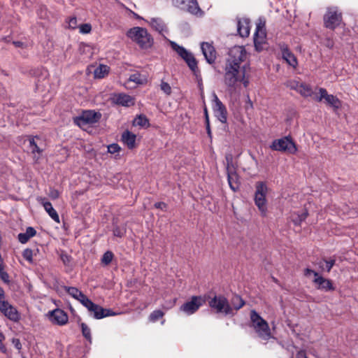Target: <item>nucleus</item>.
Returning <instances> with one entry per match:
<instances>
[{"instance_id": "f257e3e1", "label": "nucleus", "mask_w": 358, "mask_h": 358, "mask_svg": "<svg viewBox=\"0 0 358 358\" xmlns=\"http://www.w3.org/2000/svg\"><path fill=\"white\" fill-rule=\"evenodd\" d=\"M249 66L248 64L242 66V69L233 66L229 64L224 65V83L229 89L235 90L238 86V80H243L245 69Z\"/></svg>"}, {"instance_id": "f03ea898", "label": "nucleus", "mask_w": 358, "mask_h": 358, "mask_svg": "<svg viewBox=\"0 0 358 358\" xmlns=\"http://www.w3.org/2000/svg\"><path fill=\"white\" fill-rule=\"evenodd\" d=\"M127 36L135 41L141 48L148 49L153 43V39L145 28L135 27L128 30Z\"/></svg>"}, {"instance_id": "7ed1b4c3", "label": "nucleus", "mask_w": 358, "mask_h": 358, "mask_svg": "<svg viewBox=\"0 0 358 358\" xmlns=\"http://www.w3.org/2000/svg\"><path fill=\"white\" fill-rule=\"evenodd\" d=\"M171 47L186 62L194 76L201 81V71L198 67V61L194 55L175 42H171Z\"/></svg>"}, {"instance_id": "20e7f679", "label": "nucleus", "mask_w": 358, "mask_h": 358, "mask_svg": "<svg viewBox=\"0 0 358 358\" xmlns=\"http://www.w3.org/2000/svg\"><path fill=\"white\" fill-rule=\"evenodd\" d=\"M250 320L255 331L262 339L267 341L271 337L270 328L267 322L255 310H252L250 312Z\"/></svg>"}, {"instance_id": "39448f33", "label": "nucleus", "mask_w": 358, "mask_h": 358, "mask_svg": "<svg viewBox=\"0 0 358 358\" xmlns=\"http://www.w3.org/2000/svg\"><path fill=\"white\" fill-rule=\"evenodd\" d=\"M101 113L94 110H83L79 116L73 117V123L80 128L85 129V126L87 124H94L100 121Z\"/></svg>"}, {"instance_id": "423d86ee", "label": "nucleus", "mask_w": 358, "mask_h": 358, "mask_svg": "<svg viewBox=\"0 0 358 358\" xmlns=\"http://www.w3.org/2000/svg\"><path fill=\"white\" fill-rule=\"evenodd\" d=\"M254 45L257 52H262L265 49L266 45V20L264 17H259L255 32L254 34Z\"/></svg>"}, {"instance_id": "0eeeda50", "label": "nucleus", "mask_w": 358, "mask_h": 358, "mask_svg": "<svg viewBox=\"0 0 358 358\" xmlns=\"http://www.w3.org/2000/svg\"><path fill=\"white\" fill-rule=\"evenodd\" d=\"M208 305L217 313H224L225 315H232L233 308L227 299L223 295H215L208 300Z\"/></svg>"}, {"instance_id": "6e6552de", "label": "nucleus", "mask_w": 358, "mask_h": 358, "mask_svg": "<svg viewBox=\"0 0 358 358\" xmlns=\"http://www.w3.org/2000/svg\"><path fill=\"white\" fill-rule=\"evenodd\" d=\"M324 27L330 30H335L343 22L342 13L337 8H328L323 16Z\"/></svg>"}, {"instance_id": "1a4fd4ad", "label": "nucleus", "mask_w": 358, "mask_h": 358, "mask_svg": "<svg viewBox=\"0 0 358 358\" xmlns=\"http://www.w3.org/2000/svg\"><path fill=\"white\" fill-rule=\"evenodd\" d=\"M270 148L273 150L287 152L290 154H294L297 151L296 145L290 136L274 140Z\"/></svg>"}, {"instance_id": "9d476101", "label": "nucleus", "mask_w": 358, "mask_h": 358, "mask_svg": "<svg viewBox=\"0 0 358 358\" xmlns=\"http://www.w3.org/2000/svg\"><path fill=\"white\" fill-rule=\"evenodd\" d=\"M247 57L246 50L243 46H234L229 52V57L226 59L225 64H229L234 67L242 69L241 63Z\"/></svg>"}, {"instance_id": "9b49d317", "label": "nucleus", "mask_w": 358, "mask_h": 358, "mask_svg": "<svg viewBox=\"0 0 358 358\" xmlns=\"http://www.w3.org/2000/svg\"><path fill=\"white\" fill-rule=\"evenodd\" d=\"M213 110L214 115L222 123H227V110L225 105L220 100L217 94H213Z\"/></svg>"}, {"instance_id": "f8f14e48", "label": "nucleus", "mask_w": 358, "mask_h": 358, "mask_svg": "<svg viewBox=\"0 0 358 358\" xmlns=\"http://www.w3.org/2000/svg\"><path fill=\"white\" fill-rule=\"evenodd\" d=\"M203 303L204 300L201 296H193L189 301L180 306V310L190 315L196 312Z\"/></svg>"}, {"instance_id": "ddd939ff", "label": "nucleus", "mask_w": 358, "mask_h": 358, "mask_svg": "<svg viewBox=\"0 0 358 358\" xmlns=\"http://www.w3.org/2000/svg\"><path fill=\"white\" fill-rule=\"evenodd\" d=\"M320 96L317 100L321 101L322 99L325 100L326 104L331 107L334 110H337L342 107V101L335 95L329 94L324 88H320Z\"/></svg>"}, {"instance_id": "4468645a", "label": "nucleus", "mask_w": 358, "mask_h": 358, "mask_svg": "<svg viewBox=\"0 0 358 358\" xmlns=\"http://www.w3.org/2000/svg\"><path fill=\"white\" fill-rule=\"evenodd\" d=\"M49 320L55 324L59 326L64 325L68 322V315L63 310L56 308L48 312Z\"/></svg>"}, {"instance_id": "2eb2a0df", "label": "nucleus", "mask_w": 358, "mask_h": 358, "mask_svg": "<svg viewBox=\"0 0 358 358\" xmlns=\"http://www.w3.org/2000/svg\"><path fill=\"white\" fill-rule=\"evenodd\" d=\"M93 307H90L88 310L91 315H93L94 318L100 320L108 316H113L117 315L116 313L113 312L110 309L103 308L101 306L93 303Z\"/></svg>"}, {"instance_id": "dca6fc26", "label": "nucleus", "mask_w": 358, "mask_h": 358, "mask_svg": "<svg viewBox=\"0 0 358 358\" xmlns=\"http://www.w3.org/2000/svg\"><path fill=\"white\" fill-rule=\"evenodd\" d=\"M201 49L206 62L212 64L216 59V50L215 48L208 42H202Z\"/></svg>"}, {"instance_id": "f3484780", "label": "nucleus", "mask_w": 358, "mask_h": 358, "mask_svg": "<svg viewBox=\"0 0 358 358\" xmlns=\"http://www.w3.org/2000/svg\"><path fill=\"white\" fill-rule=\"evenodd\" d=\"M0 311L5 317L13 322H17L20 319V315L17 310L7 301V304L0 306Z\"/></svg>"}, {"instance_id": "a211bd4d", "label": "nucleus", "mask_w": 358, "mask_h": 358, "mask_svg": "<svg viewBox=\"0 0 358 358\" xmlns=\"http://www.w3.org/2000/svg\"><path fill=\"white\" fill-rule=\"evenodd\" d=\"M255 201H266V196L268 188L266 182L258 181L255 184Z\"/></svg>"}, {"instance_id": "6ab92c4d", "label": "nucleus", "mask_w": 358, "mask_h": 358, "mask_svg": "<svg viewBox=\"0 0 358 358\" xmlns=\"http://www.w3.org/2000/svg\"><path fill=\"white\" fill-rule=\"evenodd\" d=\"M313 282L317 285L318 289H322L325 292L334 291L335 289L331 280L324 278L321 275L315 278Z\"/></svg>"}, {"instance_id": "aec40b11", "label": "nucleus", "mask_w": 358, "mask_h": 358, "mask_svg": "<svg viewBox=\"0 0 358 358\" xmlns=\"http://www.w3.org/2000/svg\"><path fill=\"white\" fill-rule=\"evenodd\" d=\"M121 140L129 150H133L136 147V136L129 130H126L122 133Z\"/></svg>"}, {"instance_id": "412c9836", "label": "nucleus", "mask_w": 358, "mask_h": 358, "mask_svg": "<svg viewBox=\"0 0 358 358\" xmlns=\"http://www.w3.org/2000/svg\"><path fill=\"white\" fill-rule=\"evenodd\" d=\"M114 103L119 106L129 107L134 105V99L130 95L120 93L115 95Z\"/></svg>"}, {"instance_id": "4be33fe9", "label": "nucleus", "mask_w": 358, "mask_h": 358, "mask_svg": "<svg viewBox=\"0 0 358 358\" xmlns=\"http://www.w3.org/2000/svg\"><path fill=\"white\" fill-rule=\"evenodd\" d=\"M250 20L244 18L243 20H238L237 22V31L240 36L245 38L248 37L250 34Z\"/></svg>"}, {"instance_id": "5701e85b", "label": "nucleus", "mask_w": 358, "mask_h": 358, "mask_svg": "<svg viewBox=\"0 0 358 358\" xmlns=\"http://www.w3.org/2000/svg\"><path fill=\"white\" fill-rule=\"evenodd\" d=\"M36 234V229L32 227H28L26 229L24 233H20L17 236V238L20 243L24 244L29 241V240L34 237Z\"/></svg>"}, {"instance_id": "b1692460", "label": "nucleus", "mask_w": 358, "mask_h": 358, "mask_svg": "<svg viewBox=\"0 0 358 358\" xmlns=\"http://www.w3.org/2000/svg\"><path fill=\"white\" fill-rule=\"evenodd\" d=\"M185 10L189 12L192 15H202L203 14V11L200 8L199 3L196 0H189L187 3V8Z\"/></svg>"}, {"instance_id": "393cba45", "label": "nucleus", "mask_w": 358, "mask_h": 358, "mask_svg": "<svg viewBox=\"0 0 358 358\" xmlns=\"http://www.w3.org/2000/svg\"><path fill=\"white\" fill-rule=\"evenodd\" d=\"M308 215L307 209H304L302 213H293L291 217L292 221L296 226L301 225V222L304 221Z\"/></svg>"}, {"instance_id": "a878e982", "label": "nucleus", "mask_w": 358, "mask_h": 358, "mask_svg": "<svg viewBox=\"0 0 358 358\" xmlns=\"http://www.w3.org/2000/svg\"><path fill=\"white\" fill-rule=\"evenodd\" d=\"M227 180L231 189H233L234 191L238 189V176L237 174V172H231V171H229V173H227Z\"/></svg>"}, {"instance_id": "bb28decb", "label": "nucleus", "mask_w": 358, "mask_h": 358, "mask_svg": "<svg viewBox=\"0 0 358 358\" xmlns=\"http://www.w3.org/2000/svg\"><path fill=\"white\" fill-rule=\"evenodd\" d=\"M42 204L49 216L57 223H60L59 215L56 210L52 207V203H42Z\"/></svg>"}, {"instance_id": "cd10ccee", "label": "nucleus", "mask_w": 358, "mask_h": 358, "mask_svg": "<svg viewBox=\"0 0 358 358\" xmlns=\"http://www.w3.org/2000/svg\"><path fill=\"white\" fill-rule=\"evenodd\" d=\"M110 67L105 64H100L97 66L94 71L95 78H103L109 73Z\"/></svg>"}, {"instance_id": "c85d7f7f", "label": "nucleus", "mask_w": 358, "mask_h": 358, "mask_svg": "<svg viewBox=\"0 0 358 358\" xmlns=\"http://www.w3.org/2000/svg\"><path fill=\"white\" fill-rule=\"evenodd\" d=\"M282 57L283 59L287 61V62L292 66L295 67L298 62L296 57L287 48L284 49L282 51Z\"/></svg>"}, {"instance_id": "c756f323", "label": "nucleus", "mask_w": 358, "mask_h": 358, "mask_svg": "<svg viewBox=\"0 0 358 358\" xmlns=\"http://www.w3.org/2000/svg\"><path fill=\"white\" fill-rule=\"evenodd\" d=\"M226 160V172L229 173V171L231 172H236L237 165L234 162V157L232 154L227 153L225 155Z\"/></svg>"}, {"instance_id": "7c9ffc66", "label": "nucleus", "mask_w": 358, "mask_h": 358, "mask_svg": "<svg viewBox=\"0 0 358 358\" xmlns=\"http://www.w3.org/2000/svg\"><path fill=\"white\" fill-rule=\"evenodd\" d=\"M134 124L136 125L142 127H150V122L148 118L143 114H141L137 115L134 120Z\"/></svg>"}, {"instance_id": "2f4dec72", "label": "nucleus", "mask_w": 358, "mask_h": 358, "mask_svg": "<svg viewBox=\"0 0 358 358\" xmlns=\"http://www.w3.org/2000/svg\"><path fill=\"white\" fill-rule=\"evenodd\" d=\"M127 229L124 225H115L113 229L114 236L122 238L126 234Z\"/></svg>"}, {"instance_id": "473e14b6", "label": "nucleus", "mask_w": 358, "mask_h": 358, "mask_svg": "<svg viewBox=\"0 0 358 358\" xmlns=\"http://www.w3.org/2000/svg\"><path fill=\"white\" fill-rule=\"evenodd\" d=\"M152 26L158 31L162 32L166 28L164 22L159 18H152L151 20Z\"/></svg>"}, {"instance_id": "72a5a7b5", "label": "nucleus", "mask_w": 358, "mask_h": 358, "mask_svg": "<svg viewBox=\"0 0 358 358\" xmlns=\"http://www.w3.org/2000/svg\"><path fill=\"white\" fill-rule=\"evenodd\" d=\"M35 138H38L37 136L29 137V147L31 149L32 153L37 152L38 154H41L42 153L43 150L38 146L37 143L35 141Z\"/></svg>"}, {"instance_id": "f704fd0d", "label": "nucleus", "mask_w": 358, "mask_h": 358, "mask_svg": "<svg viewBox=\"0 0 358 358\" xmlns=\"http://www.w3.org/2000/svg\"><path fill=\"white\" fill-rule=\"evenodd\" d=\"M64 289L69 295L76 300L83 294L78 288L74 287H64Z\"/></svg>"}, {"instance_id": "c9c22d12", "label": "nucleus", "mask_w": 358, "mask_h": 358, "mask_svg": "<svg viewBox=\"0 0 358 358\" xmlns=\"http://www.w3.org/2000/svg\"><path fill=\"white\" fill-rule=\"evenodd\" d=\"M231 304L234 308L238 310L245 305V301L241 296L236 295L232 298Z\"/></svg>"}, {"instance_id": "e433bc0d", "label": "nucleus", "mask_w": 358, "mask_h": 358, "mask_svg": "<svg viewBox=\"0 0 358 358\" xmlns=\"http://www.w3.org/2000/svg\"><path fill=\"white\" fill-rule=\"evenodd\" d=\"M114 257V255L111 251H106L101 257V263L106 266L110 264Z\"/></svg>"}, {"instance_id": "4c0bfd02", "label": "nucleus", "mask_w": 358, "mask_h": 358, "mask_svg": "<svg viewBox=\"0 0 358 358\" xmlns=\"http://www.w3.org/2000/svg\"><path fill=\"white\" fill-rule=\"evenodd\" d=\"M87 310L91 307H93L92 302L87 296H85L84 294H81V296H80L78 299Z\"/></svg>"}, {"instance_id": "58836bf2", "label": "nucleus", "mask_w": 358, "mask_h": 358, "mask_svg": "<svg viewBox=\"0 0 358 358\" xmlns=\"http://www.w3.org/2000/svg\"><path fill=\"white\" fill-rule=\"evenodd\" d=\"M83 336L90 342L92 341L91 330L85 323L80 324Z\"/></svg>"}, {"instance_id": "ea45409f", "label": "nucleus", "mask_w": 358, "mask_h": 358, "mask_svg": "<svg viewBox=\"0 0 358 358\" xmlns=\"http://www.w3.org/2000/svg\"><path fill=\"white\" fill-rule=\"evenodd\" d=\"M164 313L162 310H155L150 313L149 319L151 322H155L159 320L160 318H162L164 316Z\"/></svg>"}, {"instance_id": "a19ab883", "label": "nucleus", "mask_w": 358, "mask_h": 358, "mask_svg": "<svg viewBox=\"0 0 358 358\" xmlns=\"http://www.w3.org/2000/svg\"><path fill=\"white\" fill-rule=\"evenodd\" d=\"M47 194L50 199H51L52 200H55L59 198V192L57 189H56L52 187H50L48 188V189L47 190Z\"/></svg>"}, {"instance_id": "79ce46f5", "label": "nucleus", "mask_w": 358, "mask_h": 358, "mask_svg": "<svg viewBox=\"0 0 358 358\" xmlns=\"http://www.w3.org/2000/svg\"><path fill=\"white\" fill-rule=\"evenodd\" d=\"M129 80L134 82L138 85H142L143 83V80L141 78V75L139 73H136L130 75Z\"/></svg>"}, {"instance_id": "37998d69", "label": "nucleus", "mask_w": 358, "mask_h": 358, "mask_svg": "<svg viewBox=\"0 0 358 358\" xmlns=\"http://www.w3.org/2000/svg\"><path fill=\"white\" fill-rule=\"evenodd\" d=\"M22 257L24 259H26L28 262H33V251L31 249L27 248L24 250L22 252Z\"/></svg>"}, {"instance_id": "c03bdc74", "label": "nucleus", "mask_w": 358, "mask_h": 358, "mask_svg": "<svg viewBox=\"0 0 358 358\" xmlns=\"http://www.w3.org/2000/svg\"><path fill=\"white\" fill-rule=\"evenodd\" d=\"M172 1L175 6L182 10H185L189 0H172Z\"/></svg>"}, {"instance_id": "a18cd8bd", "label": "nucleus", "mask_w": 358, "mask_h": 358, "mask_svg": "<svg viewBox=\"0 0 358 358\" xmlns=\"http://www.w3.org/2000/svg\"><path fill=\"white\" fill-rule=\"evenodd\" d=\"M160 89L166 94L170 95L171 94V87L170 85L164 82V80H162L160 84Z\"/></svg>"}, {"instance_id": "49530a36", "label": "nucleus", "mask_w": 358, "mask_h": 358, "mask_svg": "<svg viewBox=\"0 0 358 358\" xmlns=\"http://www.w3.org/2000/svg\"><path fill=\"white\" fill-rule=\"evenodd\" d=\"M80 32L83 34H89L92 31V25L89 23L82 24L79 27Z\"/></svg>"}, {"instance_id": "de8ad7c7", "label": "nucleus", "mask_w": 358, "mask_h": 358, "mask_svg": "<svg viewBox=\"0 0 358 358\" xmlns=\"http://www.w3.org/2000/svg\"><path fill=\"white\" fill-rule=\"evenodd\" d=\"M323 262H324V264H325V271H327V272H329L331 271V269L332 268V267L334 266L335 263H336V259H331L329 260H327L326 259H323Z\"/></svg>"}, {"instance_id": "09e8293b", "label": "nucleus", "mask_w": 358, "mask_h": 358, "mask_svg": "<svg viewBox=\"0 0 358 358\" xmlns=\"http://www.w3.org/2000/svg\"><path fill=\"white\" fill-rule=\"evenodd\" d=\"M121 148L117 143H113L108 146V152L114 154L119 152Z\"/></svg>"}, {"instance_id": "8fccbe9b", "label": "nucleus", "mask_w": 358, "mask_h": 358, "mask_svg": "<svg viewBox=\"0 0 358 358\" xmlns=\"http://www.w3.org/2000/svg\"><path fill=\"white\" fill-rule=\"evenodd\" d=\"M255 204L258 207V209L261 212L262 215L263 216L266 215L267 210V203H255Z\"/></svg>"}, {"instance_id": "3c124183", "label": "nucleus", "mask_w": 358, "mask_h": 358, "mask_svg": "<svg viewBox=\"0 0 358 358\" xmlns=\"http://www.w3.org/2000/svg\"><path fill=\"white\" fill-rule=\"evenodd\" d=\"M0 278L5 283L8 284L10 282L8 273L4 271L2 268H0Z\"/></svg>"}, {"instance_id": "603ef678", "label": "nucleus", "mask_w": 358, "mask_h": 358, "mask_svg": "<svg viewBox=\"0 0 358 358\" xmlns=\"http://www.w3.org/2000/svg\"><path fill=\"white\" fill-rule=\"evenodd\" d=\"M5 299V292L3 289L0 286V306H4L7 304V301Z\"/></svg>"}, {"instance_id": "864d4df0", "label": "nucleus", "mask_w": 358, "mask_h": 358, "mask_svg": "<svg viewBox=\"0 0 358 358\" xmlns=\"http://www.w3.org/2000/svg\"><path fill=\"white\" fill-rule=\"evenodd\" d=\"M246 71L247 69H245L243 79H240V80H238V83H243L245 87H247L250 83L248 78L246 77Z\"/></svg>"}, {"instance_id": "5fc2aeb1", "label": "nucleus", "mask_w": 358, "mask_h": 358, "mask_svg": "<svg viewBox=\"0 0 358 358\" xmlns=\"http://www.w3.org/2000/svg\"><path fill=\"white\" fill-rule=\"evenodd\" d=\"M69 27L71 29H76L77 27V18L72 17L69 19Z\"/></svg>"}, {"instance_id": "6e6d98bb", "label": "nucleus", "mask_w": 358, "mask_h": 358, "mask_svg": "<svg viewBox=\"0 0 358 358\" xmlns=\"http://www.w3.org/2000/svg\"><path fill=\"white\" fill-rule=\"evenodd\" d=\"M310 274H313V275H314V276H315V278H317V276H319V275H319V273H318L317 272H316V271H313V270H312V269H310V268H306V269L304 270V275H305L306 276H308V275H310Z\"/></svg>"}, {"instance_id": "4d7b16f0", "label": "nucleus", "mask_w": 358, "mask_h": 358, "mask_svg": "<svg viewBox=\"0 0 358 358\" xmlns=\"http://www.w3.org/2000/svg\"><path fill=\"white\" fill-rule=\"evenodd\" d=\"M324 45L326 47H327L329 49H332L334 45V43L332 39L327 38L325 39Z\"/></svg>"}, {"instance_id": "13d9d810", "label": "nucleus", "mask_w": 358, "mask_h": 358, "mask_svg": "<svg viewBox=\"0 0 358 358\" xmlns=\"http://www.w3.org/2000/svg\"><path fill=\"white\" fill-rule=\"evenodd\" d=\"M13 44L16 47V48H24L26 47V45L22 42V41H13Z\"/></svg>"}, {"instance_id": "bf43d9fd", "label": "nucleus", "mask_w": 358, "mask_h": 358, "mask_svg": "<svg viewBox=\"0 0 358 358\" xmlns=\"http://www.w3.org/2000/svg\"><path fill=\"white\" fill-rule=\"evenodd\" d=\"M206 133L208 134V136L210 138V141L212 142L213 134H212V131H211L210 125V126H208V125L206 126Z\"/></svg>"}, {"instance_id": "052dcab7", "label": "nucleus", "mask_w": 358, "mask_h": 358, "mask_svg": "<svg viewBox=\"0 0 358 358\" xmlns=\"http://www.w3.org/2000/svg\"><path fill=\"white\" fill-rule=\"evenodd\" d=\"M300 87L305 90V92L307 93L306 95H309L310 94L311 89H310V87L309 86H308V85H306L305 84H301L300 85Z\"/></svg>"}, {"instance_id": "680f3d73", "label": "nucleus", "mask_w": 358, "mask_h": 358, "mask_svg": "<svg viewBox=\"0 0 358 358\" xmlns=\"http://www.w3.org/2000/svg\"><path fill=\"white\" fill-rule=\"evenodd\" d=\"M154 206L156 208L164 209L166 207V203H155Z\"/></svg>"}, {"instance_id": "e2e57ef3", "label": "nucleus", "mask_w": 358, "mask_h": 358, "mask_svg": "<svg viewBox=\"0 0 358 358\" xmlns=\"http://www.w3.org/2000/svg\"><path fill=\"white\" fill-rule=\"evenodd\" d=\"M176 300V299H175L173 301H170L169 303H167V305H164L163 308H166V309H169V308H172L175 305Z\"/></svg>"}, {"instance_id": "0e129e2a", "label": "nucleus", "mask_w": 358, "mask_h": 358, "mask_svg": "<svg viewBox=\"0 0 358 358\" xmlns=\"http://www.w3.org/2000/svg\"><path fill=\"white\" fill-rule=\"evenodd\" d=\"M13 343H14L15 345V347L17 349V350H20L22 348V345L20 343V341L19 339H13Z\"/></svg>"}, {"instance_id": "69168bd1", "label": "nucleus", "mask_w": 358, "mask_h": 358, "mask_svg": "<svg viewBox=\"0 0 358 358\" xmlns=\"http://www.w3.org/2000/svg\"><path fill=\"white\" fill-rule=\"evenodd\" d=\"M296 358H308L306 354L304 351L301 350L297 352L296 355Z\"/></svg>"}, {"instance_id": "338daca9", "label": "nucleus", "mask_w": 358, "mask_h": 358, "mask_svg": "<svg viewBox=\"0 0 358 358\" xmlns=\"http://www.w3.org/2000/svg\"><path fill=\"white\" fill-rule=\"evenodd\" d=\"M3 340H1L0 341V350L3 353H6L7 349L6 345L3 343Z\"/></svg>"}, {"instance_id": "774afa93", "label": "nucleus", "mask_w": 358, "mask_h": 358, "mask_svg": "<svg viewBox=\"0 0 358 358\" xmlns=\"http://www.w3.org/2000/svg\"><path fill=\"white\" fill-rule=\"evenodd\" d=\"M317 264L318 265V266H319V268H320V269H322V271L325 270V268H324V265L325 264H324L323 259H322V260L319 261V262L317 263Z\"/></svg>"}]
</instances>
